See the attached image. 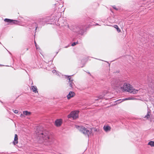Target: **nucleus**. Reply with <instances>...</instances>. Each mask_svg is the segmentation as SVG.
<instances>
[{"label": "nucleus", "instance_id": "nucleus-33", "mask_svg": "<svg viewBox=\"0 0 154 154\" xmlns=\"http://www.w3.org/2000/svg\"><path fill=\"white\" fill-rule=\"evenodd\" d=\"M95 25H99L98 24L96 23V24Z\"/></svg>", "mask_w": 154, "mask_h": 154}, {"label": "nucleus", "instance_id": "nucleus-32", "mask_svg": "<svg viewBox=\"0 0 154 154\" xmlns=\"http://www.w3.org/2000/svg\"><path fill=\"white\" fill-rule=\"evenodd\" d=\"M56 72V70H53L52 71V72H53V73H54V72Z\"/></svg>", "mask_w": 154, "mask_h": 154}, {"label": "nucleus", "instance_id": "nucleus-18", "mask_svg": "<svg viewBox=\"0 0 154 154\" xmlns=\"http://www.w3.org/2000/svg\"><path fill=\"white\" fill-rule=\"evenodd\" d=\"M23 114L26 116H28L30 115L31 114V113L30 112H28L27 111H24L23 112Z\"/></svg>", "mask_w": 154, "mask_h": 154}, {"label": "nucleus", "instance_id": "nucleus-35", "mask_svg": "<svg viewBox=\"0 0 154 154\" xmlns=\"http://www.w3.org/2000/svg\"><path fill=\"white\" fill-rule=\"evenodd\" d=\"M23 116V115L22 114H21V115H20V116H21V117H22V116Z\"/></svg>", "mask_w": 154, "mask_h": 154}, {"label": "nucleus", "instance_id": "nucleus-21", "mask_svg": "<svg viewBox=\"0 0 154 154\" xmlns=\"http://www.w3.org/2000/svg\"><path fill=\"white\" fill-rule=\"evenodd\" d=\"M105 95V94H102L101 95H100L98 97V98H97L96 99H95V100H98L99 99H102L103 98V97Z\"/></svg>", "mask_w": 154, "mask_h": 154}, {"label": "nucleus", "instance_id": "nucleus-38", "mask_svg": "<svg viewBox=\"0 0 154 154\" xmlns=\"http://www.w3.org/2000/svg\"><path fill=\"white\" fill-rule=\"evenodd\" d=\"M0 102L1 103H2V102L0 100Z\"/></svg>", "mask_w": 154, "mask_h": 154}, {"label": "nucleus", "instance_id": "nucleus-28", "mask_svg": "<svg viewBox=\"0 0 154 154\" xmlns=\"http://www.w3.org/2000/svg\"><path fill=\"white\" fill-rule=\"evenodd\" d=\"M115 26L116 27H117V30L118 32H119L120 31V29L119 28L118 26L117 25H115Z\"/></svg>", "mask_w": 154, "mask_h": 154}, {"label": "nucleus", "instance_id": "nucleus-36", "mask_svg": "<svg viewBox=\"0 0 154 154\" xmlns=\"http://www.w3.org/2000/svg\"><path fill=\"white\" fill-rule=\"evenodd\" d=\"M28 49H29V48H27V49H26V50H27H27H28Z\"/></svg>", "mask_w": 154, "mask_h": 154}, {"label": "nucleus", "instance_id": "nucleus-11", "mask_svg": "<svg viewBox=\"0 0 154 154\" xmlns=\"http://www.w3.org/2000/svg\"><path fill=\"white\" fill-rule=\"evenodd\" d=\"M54 5L55 6V9L56 10L57 9V8H61L63 6V4H60L57 2L56 3L54 4Z\"/></svg>", "mask_w": 154, "mask_h": 154}, {"label": "nucleus", "instance_id": "nucleus-12", "mask_svg": "<svg viewBox=\"0 0 154 154\" xmlns=\"http://www.w3.org/2000/svg\"><path fill=\"white\" fill-rule=\"evenodd\" d=\"M75 95V94L73 91H70L67 95V98L68 99H69L73 97Z\"/></svg>", "mask_w": 154, "mask_h": 154}, {"label": "nucleus", "instance_id": "nucleus-1", "mask_svg": "<svg viewBox=\"0 0 154 154\" xmlns=\"http://www.w3.org/2000/svg\"><path fill=\"white\" fill-rule=\"evenodd\" d=\"M38 139L40 143H45V144L50 145L53 141V139L50 132L47 131H43L39 134Z\"/></svg>", "mask_w": 154, "mask_h": 154}, {"label": "nucleus", "instance_id": "nucleus-5", "mask_svg": "<svg viewBox=\"0 0 154 154\" xmlns=\"http://www.w3.org/2000/svg\"><path fill=\"white\" fill-rule=\"evenodd\" d=\"M49 17H44L42 18H40L38 19L37 23H38V25H40V26H43L45 23H48V21L49 20Z\"/></svg>", "mask_w": 154, "mask_h": 154}, {"label": "nucleus", "instance_id": "nucleus-39", "mask_svg": "<svg viewBox=\"0 0 154 154\" xmlns=\"http://www.w3.org/2000/svg\"><path fill=\"white\" fill-rule=\"evenodd\" d=\"M91 21V20H90V21H89V22H91V21Z\"/></svg>", "mask_w": 154, "mask_h": 154}, {"label": "nucleus", "instance_id": "nucleus-2", "mask_svg": "<svg viewBox=\"0 0 154 154\" xmlns=\"http://www.w3.org/2000/svg\"><path fill=\"white\" fill-rule=\"evenodd\" d=\"M76 127L77 128H78L80 131L86 136H87L88 137H89L90 135L92 134V130L91 129L89 130L83 126H76Z\"/></svg>", "mask_w": 154, "mask_h": 154}, {"label": "nucleus", "instance_id": "nucleus-9", "mask_svg": "<svg viewBox=\"0 0 154 154\" xmlns=\"http://www.w3.org/2000/svg\"><path fill=\"white\" fill-rule=\"evenodd\" d=\"M111 84L114 87H120L121 88H122L121 87V83L120 82L119 83L118 82L116 81L114 79H113L111 81Z\"/></svg>", "mask_w": 154, "mask_h": 154}, {"label": "nucleus", "instance_id": "nucleus-24", "mask_svg": "<svg viewBox=\"0 0 154 154\" xmlns=\"http://www.w3.org/2000/svg\"><path fill=\"white\" fill-rule=\"evenodd\" d=\"M123 101H124V100H122V99H119L116 100L115 101V102L116 103V104H119Z\"/></svg>", "mask_w": 154, "mask_h": 154}, {"label": "nucleus", "instance_id": "nucleus-16", "mask_svg": "<svg viewBox=\"0 0 154 154\" xmlns=\"http://www.w3.org/2000/svg\"><path fill=\"white\" fill-rule=\"evenodd\" d=\"M103 128L105 131L107 132L110 131L111 128L108 125L104 126Z\"/></svg>", "mask_w": 154, "mask_h": 154}, {"label": "nucleus", "instance_id": "nucleus-30", "mask_svg": "<svg viewBox=\"0 0 154 154\" xmlns=\"http://www.w3.org/2000/svg\"><path fill=\"white\" fill-rule=\"evenodd\" d=\"M35 46L36 49H38V48H37V45H36V43L35 41Z\"/></svg>", "mask_w": 154, "mask_h": 154}, {"label": "nucleus", "instance_id": "nucleus-10", "mask_svg": "<svg viewBox=\"0 0 154 154\" xmlns=\"http://www.w3.org/2000/svg\"><path fill=\"white\" fill-rule=\"evenodd\" d=\"M62 123V120L61 119H57L55 121V125L57 127H59L61 126Z\"/></svg>", "mask_w": 154, "mask_h": 154}, {"label": "nucleus", "instance_id": "nucleus-26", "mask_svg": "<svg viewBox=\"0 0 154 154\" xmlns=\"http://www.w3.org/2000/svg\"><path fill=\"white\" fill-rule=\"evenodd\" d=\"M78 42H74L72 43L71 44V46H74L76 45V44H78Z\"/></svg>", "mask_w": 154, "mask_h": 154}, {"label": "nucleus", "instance_id": "nucleus-25", "mask_svg": "<svg viewBox=\"0 0 154 154\" xmlns=\"http://www.w3.org/2000/svg\"><path fill=\"white\" fill-rule=\"evenodd\" d=\"M134 99L132 97H129L127 98H126L125 99H123L122 100H124V101L125 100H133Z\"/></svg>", "mask_w": 154, "mask_h": 154}, {"label": "nucleus", "instance_id": "nucleus-7", "mask_svg": "<svg viewBox=\"0 0 154 154\" xmlns=\"http://www.w3.org/2000/svg\"><path fill=\"white\" fill-rule=\"evenodd\" d=\"M4 20L5 22L8 23L10 25L17 24L19 23V21L18 20L8 18L5 19Z\"/></svg>", "mask_w": 154, "mask_h": 154}, {"label": "nucleus", "instance_id": "nucleus-27", "mask_svg": "<svg viewBox=\"0 0 154 154\" xmlns=\"http://www.w3.org/2000/svg\"><path fill=\"white\" fill-rule=\"evenodd\" d=\"M14 112L15 113L17 114L18 112V111L17 110H13Z\"/></svg>", "mask_w": 154, "mask_h": 154}, {"label": "nucleus", "instance_id": "nucleus-13", "mask_svg": "<svg viewBox=\"0 0 154 154\" xmlns=\"http://www.w3.org/2000/svg\"><path fill=\"white\" fill-rule=\"evenodd\" d=\"M151 114V110L150 109H148L147 114L143 118L146 119H148L150 117Z\"/></svg>", "mask_w": 154, "mask_h": 154}, {"label": "nucleus", "instance_id": "nucleus-15", "mask_svg": "<svg viewBox=\"0 0 154 154\" xmlns=\"http://www.w3.org/2000/svg\"><path fill=\"white\" fill-rule=\"evenodd\" d=\"M18 137L17 134H15L14 141L13 142L14 145H16L18 143Z\"/></svg>", "mask_w": 154, "mask_h": 154}, {"label": "nucleus", "instance_id": "nucleus-34", "mask_svg": "<svg viewBox=\"0 0 154 154\" xmlns=\"http://www.w3.org/2000/svg\"><path fill=\"white\" fill-rule=\"evenodd\" d=\"M7 51H8L9 52V54H11V53L9 52V51H8V50H7Z\"/></svg>", "mask_w": 154, "mask_h": 154}, {"label": "nucleus", "instance_id": "nucleus-14", "mask_svg": "<svg viewBox=\"0 0 154 154\" xmlns=\"http://www.w3.org/2000/svg\"><path fill=\"white\" fill-rule=\"evenodd\" d=\"M31 27L32 29H35V30H36L38 27V24L35 22L31 24Z\"/></svg>", "mask_w": 154, "mask_h": 154}, {"label": "nucleus", "instance_id": "nucleus-37", "mask_svg": "<svg viewBox=\"0 0 154 154\" xmlns=\"http://www.w3.org/2000/svg\"><path fill=\"white\" fill-rule=\"evenodd\" d=\"M115 27L116 28V29H117V27H116V26H115Z\"/></svg>", "mask_w": 154, "mask_h": 154}, {"label": "nucleus", "instance_id": "nucleus-23", "mask_svg": "<svg viewBox=\"0 0 154 154\" xmlns=\"http://www.w3.org/2000/svg\"><path fill=\"white\" fill-rule=\"evenodd\" d=\"M148 145H150L152 147L154 146V142L150 141L148 143Z\"/></svg>", "mask_w": 154, "mask_h": 154}, {"label": "nucleus", "instance_id": "nucleus-40", "mask_svg": "<svg viewBox=\"0 0 154 154\" xmlns=\"http://www.w3.org/2000/svg\"><path fill=\"white\" fill-rule=\"evenodd\" d=\"M67 47H65V48H67Z\"/></svg>", "mask_w": 154, "mask_h": 154}, {"label": "nucleus", "instance_id": "nucleus-22", "mask_svg": "<svg viewBox=\"0 0 154 154\" xmlns=\"http://www.w3.org/2000/svg\"><path fill=\"white\" fill-rule=\"evenodd\" d=\"M147 81L148 83H152L153 82V79L151 78H150L148 76Z\"/></svg>", "mask_w": 154, "mask_h": 154}, {"label": "nucleus", "instance_id": "nucleus-8", "mask_svg": "<svg viewBox=\"0 0 154 154\" xmlns=\"http://www.w3.org/2000/svg\"><path fill=\"white\" fill-rule=\"evenodd\" d=\"M68 118H72L74 119H76L78 117V114L76 112L72 111L68 115Z\"/></svg>", "mask_w": 154, "mask_h": 154}, {"label": "nucleus", "instance_id": "nucleus-3", "mask_svg": "<svg viewBox=\"0 0 154 154\" xmlns=\"http://www.w3.org/2000/svg\"><path fill=\"white\" fill-rule=\"evenodd\" d=\"M85 27L83 26H75L73 28V31L78 34L82 35L85 31Z\"/></svg>", "mask_w": 154, "mask_h": 154}, {"label": "nucleus", "instance_id": "nucleus-4", "mask_svg": "<svg viewBox=\"0 0 154 154\" xmlns=\"http://www.w3.org/2000/svg\"><path fill=\"white\" fill-rule=\"evenodd\" d=\"M123 88L125 91L129 92L133 94H136L138 91V90L133 89V88L131 85L125 83L123 85Z\"/></svg>", "mask_w": 154, "mask_h": 154}, {"label": "nucleus", "instance_id": "nucleus-31", "mask_svg": "<svg viewBox=\"0 0 154 154\" xmlns=\"http://www.w3.org/2000/svg\"><path fill=\"white\" fill-rule=\"evenodd\" d=\"M87 72V73H88V74L90 75V76H92V75H91V73H90V72Z\"/></svg>", "mask_w": 154, "mask_h": 154}, {"label": "nucleus", "instance_id": "nucleus-29", "mask_svg": "<svg viewBox=\"0 0 154 154\" xmlns=\"http://www.w3.org/2000/svg\"><path fill=\"white\" fill-rule=\"evenodd\" d=\"M113 8L114 9H115L116 10H118V8H117L116 7V6H115V5H114L113 6Z\"/></svg>", "mask_w": 154, "mask_h": 154}, {"label": "nucleus", "instance_id": "nucleus-20", "mask_svg": "<svg viewBox=\"0 0 154 154\" xmlns=\"http://www.w3.org/2000/svg\"><path fill=\"white\" fill-rule=\"evenodd\" d=\"M66 78L69 80V82H72L73 80L72 79H71V76H66Z\"/></svg>", "mask_w": 154, "mask_h": 154}, {"label": "nucleus", "instance_id": "nucleus-17", "mask_svg": "<svg viewBox=\"0 0 154 154\" xmlns=\"http://www.w3.org/2000/svg\"><path fill=\"white\" fill-rule=\"evenodd\" d=\"M32 90L33 92H34V93L38 92L36 87L35 86H32Z\"/></svg>", "mask_w": 154, "mask_h": 154}, {"label": "nucleus", "instance_id": "nucleus-19", "mask_svg": "<svg viewBox=\"0 0 154 154\" xmlns=\"http://www.w3.org/2000/svg\"><path fill=\"white\" fill-rule=\"evenodd\" d=\"M69 86L71 87L72 89H73L75 85L73 82H69Z\"/></svg>", "mask_w": 154, "mask_h": 154}, {"label": "nucleus", "instance_id": "nucleus-6", "mask_svg": "<svg viewBox=\"0 0 154 154\" xmlns=\"http://www.w3.org/2000/svg\"><path fill=\"white\" fill-rule=\"evenodd\" d=\"M60 16V15L58 16H55V17L53 16V17H49V20H48L49 21L48 22V24H52V23L55 22L56 21H57L58 19V20L57 21L59 23L60 22V20L62 18H59V17Z\"/></svg>", "mask_w": 154, "mask_h": 154}]
</instances>
